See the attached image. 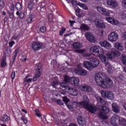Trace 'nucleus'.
<instances>
[{
	"label": "nucleus",
	"mask_w": 126,
	"mask_h": 126,
	"mask_svg": "<svg viewBox=\"0 0 126 126\" xmlns=\"http://www.w3.org/2000/svg\"><path fill=\"white\" fill-rule=\"evenodd\" d=\"M90 52L91 54H93L94 56L100 58L102 63H104L106 68H108V72H111V71H112V66H111V64L109 63L108 58H107L105 55H103V54H104V50H103V49L101 48V47L99 46L92 47L90 49Z\"/></svg>",
	"instance_id": "nucleus-1"
},
{
	"label": "nucleus",
	"mask_w": 126,
	"mask_h": 126,
	"mask_svg": "<svg viewBox=\"0 0 126 126\" xmlns=\"http://www.w3.org/2000/svg\"><path fill=\"white\" fill-rule=\"evenodd\" d=\"M94 79L97 85L102 88H110L113 86V81L110 78L107 79L105 73L96 74Z\"/></svg>",
	"instance_id": "nucleus-2"
},
{
	"label": "nucleus",
	"mask_w": 126,
	"mask_h": 126,
	"mask_svg": "<svg viewBox=\"0 0 126 126\" xmlns=\"http://www.w3.org/2000/svg\"><path fill=\"white\" fill-rule=\"evenodd\" d=\"M110 122L112 126H118V124L120 126H126V119L125 118H120V116L118 114H114L111 118Z\"/></svg>",
	"instance_id": "nucleus-3"
},
{
	"label": "nucleus",
	"mask_w": 126,
	"mask_h": 126,
	"mask_svg": "<svg viewBox=\"0 0 126 126\" xmlns=\"http://www.w3.org/2000/svg\"><path fill=\"white\" fill-rule=\"evenodd\" d=\"M99 113L97 114V116L99 119L101 120H107L108 118L106 116L109 112H110V109L109 107L107 106H104L100 105L99 106Z\"/></svg>",
	"instance_id": "nucleus-4"
},
{
	"label": "nucleus",
	"mask_w": 126,
	"mask_h": 126,
	"mask_svg": "<svg viewBox=\"0 0 126 126\" xmlns=\"http://www.w3.org/2000/svg\"><path fill=\"white\" fill-rule=\"evenodd\" d=\"M64 83H70L71 85H75V86H77L79 84V78L74 77L71 78L67 75H65L64 77V80L63 81Z\"/></svg>",
	"instance_id": "nucleus-5"
},
{
	"label": "nucleus",
	"mask_w": 126,
	"mask_h": 126,
	"mask_svg": "<svg viewBox=\"0 0 126 126\" xmlns=\"http://www.w3.org/2000/svg\"><path fill=\"white\" fill-rule=\"evenodd\" d=\"M65 86L64 89L63 90V92H61V94L64 95L66 92H67L68 93H70V95H72V96H76L77 94H78V91H77V90L71 88L66 84Z\"/></svg>",
	"instance_id": "nucleus-6"
},
{
	"label": "nucleus",
	"mask_w": 126,
	"mask_h": 126,
	"mask_svg": "<svg viewBox=\"0 0 126 126\" xmlns=\"http://www.w3.org/2000/svg\"><path fill=\"white\" fill-rule=\"evenodd\" d=\"M106 58L108 60L109 63V60H113L115 59V58H117L118 57H120L121 56V54L120 52L118 51V50L114 49L111 50L110 52L106 54Z\"/></svg>",
	"instance_id": "nucleus-7"
},
{
	"label": "nucleus",
	"mask_w": 126,
	"mask_h": 126,
	"mask_svg": "<svg viewBox=\"0 0 126 126\" xmlns=\"http://www.w3.org/2000/svg\"><path fill=\"white\" fill-rule=\"evenodd\" d=\"M101 95L103 98H105V99H109V100H113L114 97V93L108 91H101Z\"/></svg>",
	"instance_id": "nucleus-8"
},
{
	"label": "nucleus",
	"mask_w": 126,
	"mask_h": 126,
	"mask_svg": "<svg viewBox=\"0 0 126 126\" xmlns=\"http://www.w3.org/2000/svg\"><path fill=\"white\" fill-rule=\"evenodd\" d=\"M66 84L64 83L63 82L60 83V81L58 80L54 81L51 83V86L53 87V88H56V89H60L61 87L63 88H65L66 87Z\"/></svg>",
	"instance_id": "nucleus-9"
},
{
	"label": "nucleus",
	"mask_w": 126,
	"mask_h": 126,
	"mask_svg": "<svg viewBox=\"0 0 126 126\" xmlns=\"http://www.w3.org/2000/svg\"><path fill=\"white\" fill-rule=\"evenodd\" d=\"M41 70H42V64L39 63L37 66L36 73L33 77V82L37 81L41 76Z\"/></svg>",
	"instance_id": "nucleus-10"
},
{
	"label": "nucleus",
	"mask_w": 126,
	"mask_h": 126,
	"mask_svg": "<svg viewBox=\"0 0 126 126\" xmlns=\"http://www.w3.org/2000/svg\"><path fill=\"white\" fill-rule=\"evenodd\" d=\"M119 39V34L116 32H112L108 36V40L110 42H116Z\"/></svg>",
	"instance_id": "nucleus-11"
},
{
	"label": "nucleus",
	"mask_w": 126,
	"mask_h": 126,
	"mask_svg": "<svg viewBox=\"0 0 126 126\" xmlns=\"http://www.w3.org/2000/svg\"><path fill=\"white\" fill-rule=\"evenodd\" d=\"M42 48H43V45L37 41L33 42L32 44V49L35 52L41 50Z\"/></svg>",
	"instance_id": "nucleus-12"
},
{
	"label": "nucleus",
	"mask_w": 126,
	"mask_h": 126,
	"mask_svg": "<svg viewBox=\"0 0 126 126\" xmlns=\"http://www.w3.org/2000/svg\"><path fill=\"white\" fill-rule=\"evenodd\" d=\"M94 23L97 27V28H101L102 29H104V28H106V25L104 24V22L101 20H95L94 21Z\"/></svg>",
	"instance_id": "nucleus-13"
},
{
	"label": "nucleus",
	"mask_w": 126,
	"mask_h": 126,
	"mask_svg": "<svg viewBox=\"0 0 126 126\" xmlns=\"http://www.w3.org/2000/svg\"><path fill=\"white\" fill-rule=\"evenodd\" d=\"M90 61L91 62L93 68L96 67L100 63V61L95 57L90 58Z\"/></svg>",
	"instance_id": "nucleus-14"
},
{
	"label": "nucleus",
	"mask_w": 126,
	"mask_h": 126,
	"mask_svg": "<svg viewBox=\"0 0 126 126\" xmlns=\"http://www.w3.org/2000/svg\"><path fill=\"white\" fill-rule=\"evenodd\" d=\"M18 52H19V48H16L15 51V53L13 54V56L12 57V61H10L9 63V65L11 67H12L13 63H14V62H15V60L17 57V54H18Z\"/></svg>",
	"instance_id": "nucleus-15"
},
{
	"label": "nucleus",
	"mask_w": 126,
	"mask_h": 126,
	"mask_svg": "<svg viewBox=\"0 0 126 126\" xmlns=\"http://www.w3.org/2000/svg\"><path fill=\"white\" fill-rule=\"evenodd\" d=\"M80 65H77L78 69L76 70V73L79 74V75L85 76L87 74V71L86 70L83 69L82 68H79Z\"/></svg>",
	"instance_id": "nucleus-16"
},
{
	"label": "nucleus",
	"mask_w": 126,
	"mask_h": 126,
	"mask_svg": "<svg viewBox=\"0 0 126 126\" xmlns=\"http://www.w3.org/2000/svg\"><path fill=\"white\" fill-rule=\"evenodd\" d=\"M99 44L101 47H103V48H105L107 50L111 49V44L107 41H100L99 42Z\"/></svg>",
	"instance_id": "nucleus-17"
},
{
	"label": "nucleus",
	"mask_w": 126,
	"mask_h": 126,
	"mask_svg": "<svg viewBox=\"0 0 126 126\" xmlns=\"http://www.w3.org/2000/svg\"><path fill=\"white\" fill-rule=\"evenodd\" d=\"M106 20L108 22L113 25H118V24H119L120 23L119 21L111 17H106Z\"/></svg>",
	"instance_id": "nucleus-18"
},
{
	"label": "nucleus",
	"mask_w": 126,
	"mask_h": 126,
	"mask_svg": "<svg viewBox=\"0 0 126 126\" xmlns=\"http://www.w3.org/2000/svg\"><path fill=\"white\" fill-rule=\"evenodd\" d=\"M84 66L85 67V68H87L88 70H92V69H93L92 63L89 61H85L84 62Z\"/></svg>",
	"instance_id": "nucleus-19"
},
{
	"label": "nucleus",
	"mask_w": 126,
	"mask_h": 126,
	"mask_svg": "<svg viewBox=\"0 0 126 126\" xmlns=\"http://www.w3.org/2000/svg\"><path fill=\"white\" fill-rule=\"evenodd\" d=\"M36 7V3L34 2V0H31L28 5V8L29 10H32Z\"/></svg>",
	"instance_id": "nucleus-20"
},
{
	"label": "nucleus",
	"mask_w": 126,
	"mask_h": 126,
	"mask_svg": "<svg viewBox=\"0 0 126 126\" xmlns=\"http://www.w3.org/2000/svg\"><path fill=\"white\" fill-rule=\"evenodd\" d=\"M79 30L85 32V31H89L90 30V28H89L88 25L85 24H82L79 28Z\"/></svg>",
	"instance_id": "nucleus-21"
},
{
	"label": "nucleus",
	"mask_w": 126,
	"mask_h": 126,
	"mask_svg": "<svg viewBox=\"0 0 126 126\" xmlns=\"http://www.w3.org/2000/svg\"><path fill=\"white\" fill-rule=\"evenodd\" d=\"M79 105H80L81 106H83V107L86 109V110H88V108L89 107H90L91 105H89V102L87 101H83L79 102L78 103Z\"/></svg>",
	"instance_id": "nucleus-22"
},
{
	"label": "nucleus",
	"mask_w": 126,
	"mask_h": 126,
	"mask_svg": "<svg viewBox=\"0 0 126 126\" xmlns=\"http://www.w3.org/2000/svg\"><path fill=\"white\" fill-rule=\"evenodd\" d=\"M49 11L51 12H54V11H56L57 12V6L55 5L54 3H51L48 7Z\"/></svg>",
	"instance_id": "nucleus-23"
},
{
	"label": "nucleus",
	"mask_w": 126,
	"mask_h": 126,
	"mask_svg": "<svg viewBox=\"0 0 126 126\" xmlns=\"http://www.w3.org/2000/svg\"><path fill=\"white\" fill-rule=\"evenodd\" d=\"M112 110L114 113H120V107L115 103H113L112 104Z\"/></svg>",
	"instance_id": "nucleus-24"
},
{
	"label": "nucleus",
	"mask_w": 126,
	"mask_h": 126,
	"mask_svg": "<svg viewBox=\"0 0 126 126\" xmlns=\"http://www.w3.org/2000/svg\"><path fill=\"white\" fill-rule=\"evenodd\" d=\"M77 123L80 126H83L84 125L85 121L83 118L81 116H79L77 119Z\"/></svg>",
	"instance_id": "nucleus-25"
},
{
	"label": "nucleus",
	"mask_w": 126,
	"mask_h": 126,
	"mask_svg": "<svg viewBox=\"0 0 126 126\" xmlns=\"http://www.w3.org/2000/svg\"><path fill=\"white\" fill-rule=\"evenodd\" d=\"M30 76H29V75H27L26 76V77L25 78V79L24 80V82H23L24 85H27V84L29 83V82H31L32 81V80H33V79H32V78H29L28 79V78Z\"/></svg>",
	"instance_id": "nucleus-26"
},
{
	"label": "nucleus",
	"mask_w": 126,
	"mask_h": 126,
	"mask_svg": "<svg viewBox=\"0 0 126 126\" xmlns=\"http://www.w3.org/2000/svg\"><path fill=\"white\" fill-rule=\"evenodd\" d=\"M36 17V16L34 14H32L29 17V18L26 20V22L27 23H31L33 19H34Z\"/></svg>",
	"instance_id": "nucleus-27"
},
{
	"label": "nucleus",
	"mask_w": 126,
	"mask_h": 126,
	"mask_svg": "<svg viewBox=\"0 0 126 126\" xmlns=\"http://www.w3.org/2000/svg\"><path fill=\"white\" fill-rule=\"evenodd\" d=\"M22 2H16L15 4V7L17 9V10H19V11L22 10Z\"/></svg>",
	"instance_id": "nucleus-28"
},
{
	"label": "nucleus",
	"mask_w": 126,
	"mask_h": 126,
	"mask_svg": "<svg viewBox=\"0 0 126 126\" xmlns=\"http://www.w3.org/2000/svg\"><path fill=\"white\" fill-rule=\"evenodd\" d=\"M88 110H89L92 114H94V113H96L97 111V108L91 105Z\"/></svg>",
	"instance_id": "nucleus-29"
},
{
	"label": "nucleus",
	"mask_w": 126,
	"mask_h": 126,
	"mask_svg": "<svg viewBox=\"0 0 126 126\" xmlns=\"http://www.w3.org/2000/svg\"><path fill=\"white\" fill-rule=\"evenodd\" d=\"M10 120V118H9V117L6 115H3L1 118V122H3V123H5V122H8V121Z\"/></svg>",
	"instance_id": "nucleus-30"
},
{
	"label": "nucleus",
	"mask_w": 126,
	"mask_h": 126,
	"mask_svg": "<svg viewBox=\"0 0 126 126\" xmlns=\"http://www.w3.org/2000/svg\"><path fill=\"white\" fill-rule=\"evenodd\" d=\"M107 4L108 5H111L113 7H116V6H117V3H116V1L113 0H108L107 1Z\"/></svg>",
	"instance_id": "nucleus-31"
},
{
	"label": "nucleus",
	"mask_w": 126,
	"mask_h": 126,
	"mask_svg": "<svg viewBox=\"0 0 126 126\" xmlns=\"http://www.w3.org/2000/svg\"><path fill=\"white\" fill-rule=\"evenodd\" d=\"M82 91H85V92H90L91 91V90L90 89V87L84 85L82 87L81 89Z\"/></svg>",
	"instance_id": "nucleus-32"
},
{
	"label": "nucleus",
	"mask_w": 126,
	"mask_h": 126,
	"mask_svg": "<svg viewBox=\"0 0 126 126\" xmlns=\"http://www.w3.org/2000/svg\"><path fill=\"white\" fill-rule=\"evenodd\" d=\"M16 14L19 17L20 19H23L24 18L25 14L23 12H19V11H17Z\"/></svg>",
	"instance_id": "nucleus-33"
},
{
	"label": "nucleus",
	"mask_w": 126,
	"mask_h": 126,
	"mask_svg": "<svg viewBox=\"0 0 126 126\" xmlns=\"http://www.w3.org/2000/svg\"><path fill=\"white\" fill-rule=\"evenodd\" d=\"M115 47L119 51H123V50H124V48H123V45H122L121 43H116L115 44Z\"/></svg>",
	"instance_id": "nucleus-34"
},
{
	"label": "nucleus",
	"mask_w": 126,
	"mask_h": 126,
	"mask_svg": "<svg viewBox=\"0 0 126 126\" xmlns=\"http://www.w3.org/2000/svg\"><path fill=\"white\" fill-rule=\"evenodd\" d=\"M96 100L98 103H100V104H102V105H105V104H106L105 100L103 99L101 96H97Z\"/></svg>",
	"instance_id": "nucleus-35"
},
{
	"label": "nucleus",
	"mask_w": 126,
	"mask_h": 126,
	"mask_svg": "<svg viewBox=\"0 0 126 126\" xmlns=\"http://www.w3.org/2000/svg\"><path fill=\"white\" fill-rule=\"evenodd\" d=\"M73 48L74 49H80L81 48V44L79 42H74L73 44Z\"/></svg>",
	"instance_id": "nucleus-36"
},
{
	"label": "nucleus",
	"mask_w": 126,
	"mask_h": 126,
	"mask_svg": "<svg viewBox=\"0 0 126 126\" xmlns=\"http://www.w3.org/2000/svg\"><path fill=\"white\" fill-rule=\"evenodd\" d=\"M121 59L122 63L126 65V56L125 54L122 55Z\"/></svg>",
	"instance_id": "nucleus-37"
},
{
	"label": "nucleus",
	"mask_w": 126,
	"mask_h": 126,
	"mask_svg": "<svg viewBox=\"0 0 126 126\" xmlns=\"http://www.w3.org/2000/svg\"><path fill=\"white\" fill-rule=\"evenodd\" d=\"M86 38L88 40V41H93V38H92V36H91V34L89 32H87L85 34Z\"/></svg>",
	"instance_id": "nucleus-38"
},
{
	"label": "nucleus",
	"mask_w": 126,
	"mask_h": 126,
	"mask_svg": "<svg viewBox=\"0 0 126 126\" xmlns=\"http://www.w3.org/2000/svg\"><path fill=\"white\" fill-rule=\"evenodd\" d=\"M5 61V58H2L0 63V66L1 67H5V66H6L7 65V63H6V62Z\"/></svg>",
	"instance_id": "nucleus-39"
},
{
	"label": "nucleus",
	"mask_w": 126,
	"mask_h": 126,
	"mask_svg": "<svg viewBox=\"0 0 126 126\" xmlns=\"http://www.w3.org/2000/svg\"><path fill=\"white\" fill-rule=\"evenodd\" d=\"M75 13L78 17H82V13L80 12V9H76L75 10Z\"/></svg>",
	"instance_id": "nucleus-40"
},
{
	"label": "nucleus",
	"mask_w": 126,
	"mask_h": 126,
	"mask_svg": "<svg viewBox=\"0 0 126 126\" xmlns=\"http://www.w3.org/2000/svg\"><path fill=\"white\" fill-rule=\"evenodd\" d=\"M35 115L37 117V118H39V119H41V120H43V118L42 117V114H41V112L39 110L37 111V112H36L35 113Z\"/></svg>",
	"instance_id": "nucleus-41"
},
{
	"label": "nucleus",
	"mask_w": 126,
	"mask_h": 126,
	"mask_svg": "<svg viewBox=\"0 0 126 126\" xmlns=\"http://www.w3.org/2000/svg\"><path fill=\"white\" fill-rule=\"evenodd\" d=\"M79 6H81V7L83 8V9H85V10H87V9H88V7L85 4H83L82 3H79Z\"/></svg>",
	"instance_id": "nucleus-42"
},
{
	"label": "nucleus",
	"mask_w": 126,
	"mask_h": 126,
	"mask_svg": "<svg viewBox=\"0 0 126 126\" xmlns=\"http://www.w3.org/2000/svg\"><path fill=\"white\" fill-rule=\"evenodd\" d=\"M101 13L103 15H106V16H110V12L107 11L106 9L103 8Z\"/></svg>",
	"instance_id": "nucleus-43"
},
{
	"label": "nucleus",
	"mask_w": 126,
	"mask_h": 126,
	"mask_svg": "<svg viewBox=\"0 0 126 126\" xmlns=\"http://www.w3.org/2000/svg\"><path fill=\"white\" fill-rule=\"evenodd\" d=\"M66 31V29L65 28H62L61 29V31H60L59 36H63V33Z\"/></svg>",
	"instance_id": "nucleus-44"
},
{
	"label": "nucleus",
	"mask_w": 126,
	"mask_h": 126,
	"mask_svg": "<svg viewBox=\"0 0 126 126\" xmlns=\"http://www.w3.org/2000/svg\"><path fill=\"white\" fill-rule=\"evenodd\" d=\"M71 3L72 5H79V3H80V2H77V1L75 0H72L71 1Z\"/></svg>",
	"instance_id": "nucleus-45"
},
{
	"label": "nucleus",
	"mask_w": 126,
	"mask_h": 126,
	"mask_svg": "<svg viewBox=\"0 0 126 126\" xmlns=\"http://www.w3.org/2000/svg\"><path fill=\"white\" fill-rule=\"evenodd\" d=\"M63 100L65 104H67L69 101V99H68V98H67L66 96H63Z\"/></svg>",
	"instance_id": "nucleus-46"
},
{
	"label": "nucleus",
	"mask_w": 126,
	"mask_h": 126,
	"mask_svg": "<svg viewBox=\"0 0 126 126\" xmlns=\"http://www.w3.org/2000/svg\"><path fill=\"white\" fill-rule=\"evenodd\" d=\"M8 14L10 19H13V17H14V11L13 12H8Z\"/></svg>",
	"instance_id": "nucleus-47"
},
{
	"label": "nucleus",
	"mask_w": 126,
	"mask_h": 126,
	"mask_svg": "<svg viewBox=\"0 0 126 126\" xmlns=\"http://www.w3.org/2000/svg\"><path fill=\"white\" fill-rule=\"evenodd\" d=\"M46 30H47L46 27H41L40 28V31L41 33H45V32H46Z\"/></svg>",
	"instance_id": "nucleus-48"
},
{
	"label": "nucleus",
	"mask_w": 126,
	"mask_h": 126,
	"mask_svg": "<svg viewBox=\"0 0 126 126\" xmlns=\"http://www.w3.org/2000/svg\"><path fill=\"white\" fill-rule=\"evenodd\" d=\"M56 103H57V104L58 105H63V101L62 100V99H57L56 100Z\"/></svg>",
	"instance_id": "nucleus-49"
},
{
	"label": "nucleus",
	"mask_w": 126,
	"mask_h": 126,
	"mask_svg": "<svg viewBox=\"0 0 126 126\" xmlns=\"http://www.w3.org/2000/svg\"><path fill=\"white\" fill-rule=\"evenodd\" d=\"M15 44V42H14V41L13 40H11L10 42H9L8 45H9V47H10V48H12V47H13V45Z\"/></svg>",
	"instance_id": "nucleus-50"
},
{
	"label": "nucleus",
	"mask_w": 126,
	"mask_h": 126,
	"mask_svg": "<svg viewBox=\"0 0 126 126\" xmlns=\"http://www.w3.org/2000/svg\"><path fill=\"white\" fill-rule=\"evenodd\" d=\"M21 121H22L23 122V123L24 124H25V125L28 124V121H27V119H26L25 118L22 117H21Z\"/></svg>",
	"instance_id": "nucleus-51"
},
{
	"label": "nucleus",
	"mask_w": 126,
	"mask_h": 126,
	"mask_svg": "<svg viewBox=\"0 0 126 126\" xmlns=\"http://www.w3.org/2000/svg\"><path fill=\"white\" fill-rule=\"evenodd\" d=\"M4 5H5V3H4V1L3 0H1L0 1V7H2V8H3V7H4Z\"/></svg>",
	"instance_id": "nucleus-52"
},
{
	"label": "nucleus",
	"mask_w": 126,
	"mask_h": 126,
	"mask_svg": "<svg viewBox=\"0 0 126 126\" xmlns=\"http://www.w3.org/2000/svg\"><path fill=\"white\" fill-rule=\"evenodd\" d=\"M26 60H27V56H26L25 55L22 56L21 58V62H25V61H26Z\"/></svg>",
	"instance_id": "nucleus-53"
},
{
	"label": "nucleus",
	"mask_w": 126,
	"mask_h": 126,
	"mask_svg": "<svg viewBox=\"0 0 126 126\" xmlns=\"http://www.w3.org/2000/svg\"><path fill=\"white\" fill-rule=\"evenodd\" d=\"M11 78L12 80H14V78H15V72L13 71L12 72L11 75Z\"/></svg>",
	"instance_id": "nucleus-54"
},
{
	"label": "nucleus",
	"mask_w": 126,
	"mask_h": 126,
	"mask_svg": "<svg viewBox=\"0 0 126 126\" xmlns=\"http://www.w3.org/2000/svg\"><path fill=\"white\" fill-rule=\"evenodd\" d=\"M53 18H54V16L53 15V14H49L48 15V20L49 21H51V20H52V19H53Z\"/></svg>",
	"instance_id": "nucleus-55"
},
{
	"label": "nucleus",
	"mask_w": 126,
	"mask_h": 126,
	"mask_svg": "<svg viewBox=\"0 0 126 126\" xmlns=\"http://www.w3.org/2000/svg\"><path fill=\"white\" fill-rule=\"evenodd\" d=\"M104 8H102L100 6L97 7V10L100 13H102V11H103V9Z\"/></svg>",
	"instance_id": "nucleus-56"
},
{
	"label": "nucleus",
	"mask_w": 126,
	"mask_h": 126,
	"mask_svg": "<svg viewBox=\"0 0 126 126\" xmlns=\"http://www.w3.org/2000/svg\"><path fill=\"white\" fill-rule=\"evenodd\" d=\"M9 9L10 10H14V4L13 3H12L10 6H9Z\"/></svg>",
	"instance_id": "nucleus-57"
},
{
	"label": "nucleus",
	"mask_w": 126,
	"mask_h": 126,
	"mask_svg": "<svg viewBox=\"0 0 126 126\" xmlns=\"http://www.w3.org/2000/svg\"><path fill=\"white\" fill-rule=\"evenodd\" d=\"M69 22L70 23V26H73V24H74V23H75V22L74 21H71V20H69Z\"/></svg>",
	"instance_id": "nucleus-58"
},
{
	"label": "nucleus",
	"mask_w": 126,
	"mask_h": 126,
	"mask_svg": "<svg viewBox=\"0 0 126 126\" xmlns=\"http://www.w3.org/2000/svg\"><path fill=\"white\" fill-rule=\"evenodd\" d=\"M91 56H92V54L89 53H85L84 54L85 57H90Z\"/></svg>",
	"instance_id": "nucleus-59"
},
{
	"label": "nucleus",
	"mask_w": 126,
	"mask_h": 126,
	"mask_svg": "<svg viewBox=\"0 0 126 126\" xmlns=\"http://www.w3.org/2000/svg\"><path fill=\"white\" fill-rule=\"evenodd\" d=\"M40 11H46V8H45V6H40Z\"/></svg>",
	"instance_id": "nucleus-60"
},
{
	"label": "nucleus",
	"mask_w": 126,
	"mask_h": 126,
	"mask_svg": "<svg viewBox=\"0 0 126 126\" xmlns=\"http://www.w3.org/2000/svg\"><path fill=\"white\" fill-rule=\"evenodd\" d=\"M123 39L126 41V32H125L123 34Z\"/></svg>",
	"instance_id": "nucleus-61"
},
{
	"label": "nucleus",
	"mask_w": 126,
	"mask_h": 126,
	"mask_svg": "<svg viewBox=\"0 0 126 126\" xmlns=\"http://www.w3.org/2000/svg\"><path fill=\"white\" fill-rule=\"evenodd\" d=\"M85 50L84 49H81L79 50V53H80L81 54H84V53H85Z\"/></svg>",
	"instance_id": "nucleus-62"
},
{
	"label": "nucleus",
	"mask_w": 126,
	"mask_h": 126,
	"mask_svg": "<svg viewBox=\"0 0 126 126\" xmlns=\"http://www.w3.org/2000/svg\"><path fill=\"white\" fill-rule=\"evenodd\" d=\"M13 40H15L16 41H17V40L18 39V36H14L13 37Z\"/></svg>",
	"instance_id": "nucleus-63"
},
{
	"label": "nucleus",
	"mask_w": 126,
	"mask_h": 126,
	"mask_svg": "<svg viewBox=\"0 0 126 126\" xmlns=\"http://www.w3.org/2000/svg\"><path fill=\"white\" fill-rule=\"evenodd\" d=\"M69 126H77L76 125L73 124V123H71L70 124Z\"/></svg>",
	"instance_id": "nucleus-64"
}]
</instances>
